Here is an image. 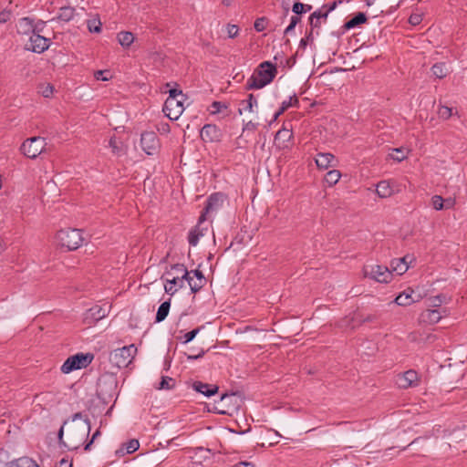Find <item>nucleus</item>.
Segmentation results:
<instances>
[{"label":"nucleus","instance_id":"58","mask_svg":"<svg viewBox=\"0 0 467 467\" xmlns=\"http://www.w3.org/2000/svg\"><path fill=\"white\" fill-rule=\"evenodd\" d=\"M204 354H205V350L202 349L200 351V353L197 354V355L196 354H193V355L192 354H189V355H187V359L188 360H195V359H198V358L203 357Z\"/></svg>","mask_w":467,"mask_h":467},{"label":"nucleus","instance_id":"46","mask_svg":"<svg viewBox=\"0 0 467 467\" xmlns=\"http://www.w3.org/2000/svg\"><path fill=\"white\" fill-rule=\"evenodd\" d=\"M341 3H342V1H341V0L334 1V2H332V3H330V4H326V5H324L321 7V9H322L326 14H327V16H328V14H329L330 12H332V11L337 7V5L338 4H341Z\"/></svg>","mask_w":467,"mask_h":467},{"label":"nucleus","instance_id":"25","mask_svg":"<svg viewBox=\"0 0 467 467\" xmlns=\"http://www.w3.org/2000/svg\"><path fill=\"white\" fill-rule=\"evenodd\" d=\"M376 192L380 198H387L392 195L393 189L389 182L381 181L377 184Z\"/></svg>","mask_w":467,"mask_h":467},{"label":"nucleus","instance_id":"40","mask_svg":"<svg viewBox=\"0 0 467 467\" xmlns=\"http://www.w3.org/2000/svg\"><path fill=\"white\" fill-rule=\"evenodd\" d=\"M444 199L441 195H434L431 198V205L436 211L444 209Z\"/></svg>","mask_w":467,"mask_h":467},{"label":"nucleus","instance_id":"3","mask_svg":"<svg viewBox=\"0 0 467 467\" xmlns=\"http://www.w3.org/2000/svg\"><path fill=\"white\" fill-rule=\"evenodd\" d=\"M136 353L137 348L131 344L112 351L110 353L109 361L113 366L119 368H128L129 365L131 364Z\"/></svg>","mask_w":467,"mask_h":467},{"label":"nucleus","instance_id":"13","mask_svg":"<svg viewBox=\"0 0 467 467\" xmlns=\"http://www.w3.org/2000/svg\"><path fill=\"white\" fill-rule=\"evenodd\" d=\"M396 383L400 389L416 387L419 384L418 373L413 369H410L402 374H399L397 376Z\"/></svg>","mask_w":467,"mask_h":467},{"label":"nucleus","instance_id":"5","mask_svg":"<svg viewBox=\"0 0 467 467\" xmlns=\"http://www.w3.org/2000/svg\"><path fill=\"white\" fill-rule=\"evenodd\" d=\"M240 404V396L236 393H225L215 402L213 410L221 415H232L233 411L239 409Z\"/></svg>","mask_w":467,"mask_h":467},{"label":"nucleus","instance_id":"43","mask_svg":"<svg viewBox=\"0 0 467 467\" xmlns=\"http://www.w3.org/2000/svg\"><path fill=\"white\" fill-rule=\"evenodd\" d=\"M299 103L297 98L296 95H294L293 97H290L289 99L287 100H284L282 102V105L281 107L283 108V110H286L287 109H289L290 107H293V106H297Z\"/></svg>","mask_w":467,"mask_h":467},{"label":"nucleus","instance_id":"57","mask_svg":"<svg viewBox=\"0 0 467 467\" xmlns=\"http://www.w3.org/2000/svg\"><path fill=\"white\" fill-rule=\"evenodd\" d=\"M257 128V124L256 123H254L253 121H248L247 123L244 124V129L243 130L245 131V130H255Z\"/></svg>","mask_w":467,"mask_h":467},{"label":"nucleus","instance_id":"11","mask_svg":"<svg viewBox=\"0 0 467 467\" xmlns=\"http://www.w3.org/2000/svg\"><path fill=\"white\" fill-rule=\"evenodd\" d=\"M224 201V195L221 192H216L212 194L206 202V205L199 218V223H202L206 220V215L216 212L219 208L222 207Z\"/></svg>","mask_w":467,"mask_h":467},{"label":"nucleus","instance_id":"55","mask_svg":"<svg viewBox=\"0 0 467 467\" xmlns=\"http://www.w3.org/2000/svg\"><path fill=\"white\" fill-rule=\"evenodd\" d=\"M421 21V17L420 15H417V14H414V15H411L409 18V22L411 24V25H418L420 24Z\"/></svg>","mask_w":467,"mask_h":467},{"label":"nucleus","instance_id":"8","mask_svg":"<svg viewBox=\"0 0 467 467\" xmlns=\"http://www.w3.org/2000/svg\"><path fill=\"white\" fill-rule=\"evenodd\" d=\"M364 275L379 283H388L391 280L392 273L387 266L375 265H366Z\"/></svg>","mask_w":467,"mask_h":467},{"label":"nucleus","instance_id":"60","mask_svg":"<svg viewBox=\"0 0 467 467\" xmlns=\"http://www.w3.org/2000/svg\"><path fill=\"white\" fill-rule=\"evenodd\" d=\"M9 16H10L9 12H6V11L1 12L0 13V23L3 24V23L7 22L9 19Z\"/></svg>","mask_w":467,"mask_h":467},{"label":"nucleus","instance_id":"15","mask_svg":"<svg viewBox=\"0 0 467 467\" xmlns=\"http://www.w3.org/2000/svg\"><path fill=\"white\" fill-rule=\"evenodd\" d=\"M200 136L204 141H220L222 139V131L221 130L214 124H206L204 125L200 132Z\"/></svg>","mask_w":467,"mask_h":467},{"label":"nucleus","instance_id":"36","mask_svg":"<svg viewBox=\"0 0 467 467\" xmlns=\"http://www.w3.org/2000/svg\"><path fill=\"white\" fill-rule=\"evenodd\" d=\"M175 272V275H180L182 277H185V279H188L190 272L187 270V268L182 264H176L171 266V269L170 272Z\"/></svg>","mask_w":467,"mask_h":467},{"label":"nucleus","instance_id":"17","mask_svg":"<svg viewBox=\"0 0 467 467\" xmlns=\"http://www.w3.org/2000/svg\"><path fill=\"white\" fill-rule=\"evenodd\" d=\"M192 388L197 392L203 394L206 397H211L217 393L218 386L203 383L202 381H194Z\"/></svg>","mask_w":467,"mask_h":467},{"label":"nucleus","instance_id":"49","mask_svg":"<svg viewBox=\"0 0 467 467\" xmlns=\"http://www.w3.org/2000/svg\"><path fill=\"white\" fill-rule=\"evenodd\" d=\"M305 8V5L303 3H300V2H296L294 5H293V7H292V11L296 14V15H302L304 13H306V9Z\"/></svg>","mask_w":467,"mask_h":467},{"label":"nucleus","instance_id":"30","mask_svg":"<svg viewBox=\"0 0 467 467\" xmlns=\"http://www.w3.org/2000/svg\"><path fill=\"white\" fill-rule=\"evenodd\" d=\"M432 74L438 78H445L449 73V68L445 63H436L431 67Z\"/></svg>","mask_w":467,"mask_h":467},{"label":"nucleus","instance_id":"34","mask_svg":"<svg viewBox=\"0 0 467 467\" xmlns=\"http://www.w3.org/2000/svg\"><path fill=\"white\" fill-rule=\"evenodd\" d=\"M340 177L341 174L339 171L331 170L327 171V174L325 175V181L328 185L332 186L339 181Z\"/></svg>","mask_w":467,"mask_h":467},{"label":"nucleus","instance_id":"63","mask_svg":"<svg viewBox=\"0 0 467 467\" xmlns=\"http://www.w3.org/2000/svg\"><path fill=\"white\" fill-rule=\"evenodd\" d=\"M54 467H72L71 462H69L67 460L62 459L57 464H56Z\"/></svg>","mask_w":467,"mask_h":467},{"label":"nucleus","instance_id":"33","mask_svg":"<svg viewBox=\"0 0 467 467\" xmlns=\"http://www.w3.org/2000/svg\"><path fill=\"white\" fill-rule=\"evenodd\" d=\"M404 260L394 259L391 261V267L397 275H401L409 269V265H405Z\"/></svg>","mask_w":467,"mask_h":467},{"label":"nucleus","instance_id":"50","mask_svg":"<svg viewBox=\"0 0 467 467\" xmlns=\"http://www.w3.org/2000/svg\"><path fill=\"white\" fill-rule=\"evenodd\" d=\"M178 97L184 99L185 96L181 89L171 88L169 91V97L167 99H179Z\"/></svg>","mask_w":467,"mask_h":467},{"label":"nucleus","instance_id":"37","mask_svg":"<svg viewBox=\"0 0 467 467\" xmlns=\"http://www.w3.org/2000/svg\"><path fill=\"white\" fill-rule=\"evenodd\" d=\"M188 282V285L192 290V293L198 292L204 285L205 281L198 280L195 281L189 275L188 279H186Z\"/></svg>","mask_w":467,"mask_h":467},{"label":"nucleus","instance_id":"47","mask_svg":"<svg viewBox=\"0 0 467 467\" xmlns=\"http://www.w3.org/2000/svg\"><path fill=\"white\" fill-rule=\"evenodd\" d=\"M109 145L111 148L112 152L114 154L119 155L121 153V149H120V147H119L116 138H114V137L110 138V140L109 141Z\"/></svg>","mask_w":467,"mask_h":467},{"label":"nucleus","instance_id":"20","mask_svg":"<svg viewBox=\"0 0 467 467\" xmlns=\"http://www.w3.org/2000/svg\"><path fill=\"white\" fill-rule=\"evenodd\" d=\"M140 447V443L138 440L132 439L128 442L124 443L121 448L117 450L116 453L119 456H124L125 454H130L136 451Z\"/></svg>","mask_w":467,"mask_h":467},{"label":"nucleus","instance_id":"56","mask_svg":"<svg viewBox=\"0 0 467 467\" xmlns=\"http://www.w3.org/2000/svg\"><path fill=\"white\" fill-rule=\"evenodd\" d=\"M444 209H451L455 205V200L452 198L444 199Z\"/></svg>","mask_w":467,"mask_h":467},{"label":"nucleus","instance_id":"54","mask_svg":"<svg viewBox=\"0 0 467 467\" xmlns=\"http://www.w3.org/2000/svg\"><path fill=\"white\" fill-rule=\"evenodd\" d=\"M179 287H176L174 285H169L168 283L164 285V290L167 294L174 295L178 291Z\"/></svg>","mask_w":467,"mask_h":467},{"label":"nucleus","instance_id":"31","mask_svg":"<svg viewBox=\"0 0 467 467\" xmlns=\"http://www.w3.org/2000/svg\"><path fill=\"white\" fill-rule=\"evenodd\" d=\"M254 105H257V101L253 94L248 95V99L246 100H243L241 102V108L239 109V113L242 114L243 111H253Z\"/></svg>","mask_w":467,"mask_h":467},{"label":"nucleus","instance_id":"62","mask_svg":"<svg viewBox=\"0 0 467 467\" xmlns=\"http://www.w3.org/2000/svg\"><path fill=\"white\" fill-rule=\"evenodd\" d=\"M191 273H192L194 275V276L196 277V279L198 280H202V281H205V278L203 276V274L202 273V271H200L199 269H195L193 271H192Z\"/></svg>","mask_w":467,"mask_h":467},{"label":"nucleus","instance_id":"61","mask_svg":"<svg viewBox=\"0 0 467 467\" xmlns=\"http://www.w3.org/2000/svg\"><path fill=\"white\" fill-rule=\"evenodd\" d=\"M376 320H377V317L375 315H367L360 321L362 323H366V322H374Z\"/></svg>","mask_w":467,"mask_h":467},{"label":"nucleus","instance_id":"42","mask_svg":"<svg viewBox=\"0 0 467 467\" xmlns=\"http://www.w3.org/2000/svg\"><path fill=\"white\" fill-rule=\"evenodd\" d=\"M202 327H197L195 329H192V331H189L187 332L184 336H183V341L182 343L183 344H187L189 342H191L192 340H193V338L197 336V334L201 331Z\"/></svg>","mask_w":467,"mask_h":467},{"label":"nucleus","instance_id":"22","mask_svg":"<svg viewBox=\"0 0 467 467\" xmlns=\"http://www.w3.org/2000/svg\"><path fill=\"white\" fill-rule=\"evenodd\" d=\"M118 42L122 47H130L133 43L135 37L130 31H121L117 36Z\"/></svg>","mask_w":467,"mask_h":467},{"label":"nucleus","instance_id":"12","mask_svg":"<svg viewBox=\"0 0 467 467\" xmlns=\"http://www.w3.org/2000/svg\"><path fill=\"white\" fill-rule=\"evenodd\" d=\"M140 145L148 155H153L159 148V139L155 132L146 131L141 134Z\"/></svg>","mask_w":467,"mask_h":467},{"label":"nucleus","instance_id":"41","mask_svg":"<svg viewBox=\"0 0 467 467\" xmlns=\"http://www.w3.org/2000/svg\"><path fill=\"white\" fill-rule=\"evenodd\" d=\"M438 115L443 119H448L452 115V109L447 106H441L438 109Z\"/></svg>","mask_w":467,"mask_h":467},{"label":"nucleus","instance_id":"44","mask_svg":"<svg viewBox=\"0 0 467 467\" xmlns=\"http://www.w3.org/2000/svg\"><path fill=\"white\" fill-rule=\"evenodd\" d=\"M267 19L265 17H259L254 21V26L257 32H262L265 29Z\"/></svg>","mask_w":467,"mask_h":467},{"label":"nucleus","instance_id":"64","mask_svg":"<svg viewBox=\"0 0 467 467\" xmlns=\"http://www.w3.org/2000/svg\"><path fill=\"white\" fill-rule=\"evenodd\" d=\"M301 21V17L296 15V16H293L291 17V20H290V24L289 25H292V26H296Z\"/></svg>","mask_w":467,"mask_h":467},{"label":"nucleus","instance_id":"18","mask_svg":"<svg viewBox=\"0 0 467 467\" xmlns=\"http://www.w3.org/2000/svg\"><path fill=\"white\" fill-rule=\"evenodd\" d=\"M413 290L410 289V288H408L406 289L405 291H403L402 293H400L396 298H395V303L399 306H410L411 305L412 303L414 302H417L419 301L420 299V296H418V298H414L412 296L413 295Z\"/></svg>","mask_w":467,"mask_h":467},{"label":"nucleus","instance_id":"21","mask_svg":"<svg viewBox=\"0 0 467 467\" xmlns=\"http://www.w3.org/2000/svg\"><path fill=\"white\" fill-rule=\"evenodd\" d=\"M327 18V14L321 8L312 13L309 16V24L312 29L319 27L322 20L325 21Z\"/></svg>","mask_w":467,"mask_h":467},{"label":"nucleus","instance_id":"28","mask_svg":"<svg viewBox=\"0 0 467 467\" xmlns=\"http://www.w3.org/2000/svg\"><path fill=\"white\" fill-rule=\"evenodd\" d=\"M171 307V299L163 302L158 308L155 321L157 323L162 322L168 316Z\"/></svg>","mask_w":467,"mask_h":467},{"label":"nucleus","instance_id":"4","mask_svg":"<svg viewBox=\"0 0 467 467\" xmlns=\"http://www.w3.org/2000/svg\"><path fill=\"white\" fill-rule=\"evenodd\" d=\"M57 239L61 246L67 247L68 250L78 249L84 240L80 230L71 228L58 231Z\"/></svg>","mask_w":467,"mask_h":467},{"label":"nucleus","instance_id":"53","mask_svg":"<svg viewBox=\"0 0 467 467\" xmlns=\"http://www.w3.org/2000/svg\"><path fill=\"white\" fill-rule=\"evenodd\" d=\"M443 299H445V296H441V295L431 298V306H434V307L440 306L441 305V303L443 302Z\"/></svg>","mask_w":467,"mask_h":467},{"label":"nucleus","instance_id":"51","mask_svg":"<svg viewBox=\"0 0 467 467\" xmlns=\"http://www.w3.org/2000/svg\"><path fill=\"white\" fill-rule=\"evenodd\" d=\"M239 28L235 25L229 24L227 26V34L230 38H234L238 35Z\"/></svg>","mask_w":467,"mask_h":467},{"label":"nucleus","instance_id":"16","mask_svg":"<svg viewBox=\"0 0 467 467\" xmlns=\"http://www.w3.org/2000/svg\"><path fill=\"white\" fill-rule=\"evenodd\" d=\"M446 315L447 310L445 308L427 309L420 315V322L436 324L441 319L442 316Z\"/></svg>","mask_w":467,"mask_h":467},{"label":"nucleus","instance_id":"52","mask_svg":"<svg viewBox=\"0 0 467 467\" xmlns=\"http://www.w3.org/2000/svg\"><path fill=\"white\" fill-rule=\"evenodd\" d=\"M100 434H101V433H100V431H99V430H97V431L93 433V435H92V437H91V440H90V441H89L85 445L84 450H85V451H89V450H90V446H91V444L94 442V441H95L98 437H99V436H100Z\"/></svg>","mask_w":467,"mask_h":467},{"label":"nucleus","instance_id":"9","mask_svg":"<svg viewBox=\"0 0 467 467\" xmlns=\"http://www.w3.org/2000/svg\"><path fill=\"white\" fill-rule=\"evenodd\" d=\"M110 306L108 304L103 306H94L88 309L83 317V322L88 327L96 324L108 316Z\"/></svg>","mask_w":467,"mask_h":467},{"label":"nucleus","instance_id":"24","mask_svg":"<svg viewBox=\"0 0 467 467\" xmlns=\"http://www.w3.org/2000/svg\"><path fill=\"white\" fill-rule=\"evenodd\" d=\"M46 22L40 20L35 26H33V21L29 17H24L19 21V26L22 27H26V30L32 29L33 33H38L42 30Z\"/></svg>","mask_w":467,"mask_h":467},{"label":"nucleus","instance_id":"2","mask_svg":"<svg viewBox=\"0 0 467 467\" xmlns=\"http://www.w3.org/2000/svg\"><path fill=\"white\" fill-rule=\"evenodd\" d=\"M277 73L276 67L269 61L262 62L254 74L248 78L247 89H258L273 81Z\"/></svg>","mask_w":467,"mask_h":467},{"label":"nucleus","instance_id":"48","mask_svg":"<svg viewBox=\"0 0 467 467\" xmlns=\"http://www.w3.org/2000/svg\"><path fill=\"white\" fill-rule=\"evenodd\" d=\"M226 108H227L226 105L220 101H213L211 105L213 114L219 113L222 110V109H226Z\"/></svg>","mask_w":467,"mask_h":467},{"label":"nucleus","instance_id":"45","mask_svg":"<svg viewBox=\"0 0 467 467\" xmlns=\"http://www.w3.org/2000/svg\"><path fill=\"white\" fill-rule=\"evenodd\" d=\"M40 92L43 97L50 98L53 95L54 87L50 84L44 85V86H42Z\"/></svg>","mask_w":467,"mask_h":467},{"label":"nucleus","instance_id":"39","mask_svg":"<svg viewBox=\"0 0 467 467\" xmlns=\"http://www.w3.org/2000/svg\"><path fill=\"white\" fill-rule=\"evenodd\" d=\"M174 386V379L170 377H162L158 386L159 389H171Z\"/></svg>","mask_w":467,"mask_h":467},{"label":"nucleus","instance_id":"29","mask_svg":"<svg viewBox=\"0 0 467 467\" xmlns=\"http://www.w3.org/2000/svg\"><path fill=\"white\" fill-rule=\"evenodd\" d=\"M166 275V283L169 285H174L176 287L182 288L184 286L185 277H182L180 275H174L171 272H167Z\"/></svg>","mask_w":467,"mask_h":467},{"label":"nucleus","instance_id":"26","mask_svg":"<svg viewBox=\"0 0 467 467\" xmlns=\"http://www.w3.org/2000/svg\"><path fill=\"white\" fill-rule=\"evenodd\" d=\"M5 467H39L33 460L24 457L18 460L7 462Z\"/></svg>","mask_w":467,"mask_h":467},{"label":"nucleus","instance_id":"1","mask_svg":"<svg viewBox=\"0 0 467 467\" xmlns=\"http://www.w3.org/2000/svg\"><path fill=\"white\" fill-rule=\"evenodd\" d=\"M90 429V420L87 415L77 412L60 427L57 433L58 443L68 451L78 450L84 444Z\"/></svg>","mask_w":467,"mask_h":467},{"label":"nucleus","instance_id":"14","mask_svg":"<svg viewBox=\"0 0 467 467\" xmlns=\"http://www.w3.org/2000/svg\"><path fill=\"white\" fill-rule=\"evenodd\" d=\"M50 40L38 33H33L29 38L27 49L36 53H42L49 47Z\"/></svg>","mask_w":467,"mask_h":467},{"label":"nucleus","instance_id":"23","mask_svg":"<svg viewBox=\"0 0 467 467\" xmlns=\"http://www.w3.org/2000/svg\"><path fill=\"white\" fill-rule=\"evenodd\" d=\"M367 22V16L364 13H358L355 15L354 17H352L350 20L345 23L344 28L346 30L352 29L361 24H364Z\"/></svg>","mask_w":467,"mask_h":467},{"label":"nucleus","instance_id":"27","mask_svg":"<svg viewBox=\"0 0 467 467\" xmlns=\"http://www.w3.org/2000/svg\"><path fill=\"white\" fill-rule=\"evenodd\" d=\"M74 14L75 9L73 7L64 6L60 8L58 16L56 18H52L51 21L61 20L64 22H68L73 18Z\"/></svg>","mask_w":467,"mask_h":467},{"label":"nucleus","instance_id":"6","mask_svg":"<svg viewBox=\"0 0 467 467\" xmlns=\"http://www.w3.org/2000/svg\"><path fill=\"white\" fill-rule=\"evenodd\" d=\"M93 358L94 356L91 353H78L66 359L61 366V371L67 374L73 370L87 368Z\"/></svg>","mask_w":467,"mask_h":467},{"label":"nucleus","instance_id":"19","mask_svg":"<svg viewBox=\"0 0 467 467\" xmlns=\"http://www.w3.org/2000/svg\"><path fill=\"white\" fill-rule=\"evenodd\" d=\"M334 161L335 157L331 153H318L316 158L317 166L322 170H327L329 167H333Z\"/></svg>","mask_w":467,"mask_h":467},{"label":"nucleus","instance_id":"32","mask_svg":"<svg viewBox=\"0 0 467 467\" xmlns=\"http://www.w3.org/2000/svg\"><path fill=\"white\" fill-rule=\"evenodd\" d=\"M201 236H203L202 230L199 229L198 226L192 228L188 235V242L191 245L195 246Z\"/></svg>","mask_w":467,"mask_h":467},{"label":"nucleus","instance_id":"7","mask_svg":"<svg viewBox=\"0 0 467 467\" xmlns=\"http://www.w3.org/2000/svg\"><path fill=\"white\" fill-rule=\"evenodd\" d=\"M46 142L42 137H32L27 139L20 147L22 153L30 158H36L45 149Z\"/></svg>","mask_w":467,"mask_h":467},{"label":"nucleus","instance_id":"35","mask_svg":"<svg viewBox=\"0 0 467 467\" xmlns=\"http://www.w3.org/2000/svg\"><path fill=\"white\" fill-rule=\"evenodd\" d=\"M101 26L102 24L99 17H93L87 21V26L90 33H100Z\"/></svg>","mask_w":467,"mask_h":467},{"label":"nucleus","instance_id":"10","mask_svg":"<svg viewBox=\"0 0 467 467\" xmlns=\"http://www.w3.org/2000/svg\"><path fill=\"white\" fill-rule=\"evenodd\" d=\"M184 99H167L163 105V112L171 120H176L184 110L183 107Z\"/></svg>","mask_w":467,"mask_h":467},{"label":"nucleus","instance_id":"38","mask_svg":"<svg viewBox=\"0 0 467 467\" xmlns=\"http://www.w3.org/2000/svg\"><path fill=\"white\" fill-rule=\"evenodd\" d=\"M393 153L390 154L391 159L401 161L407 158V152L403 148H396L392 150Z\"/></svg>","mask_w":467,"mask_h":467},{"label":"nucleus","instance_id":"59","mask_svg":"<svg viewBox=\"0 0 467 467\" xmlns=\"http://www.w3.org/2000/svg\"><path fill=\"white\" fill-rule=\"evenodd\" d=\"M105 72L106 71H102V70L96 71L94 74L95 78L98 80L107 81L109 78L107 77L103 76Z\"/></svg>","mask_w":467,"mask_h":467}]
</instances>
